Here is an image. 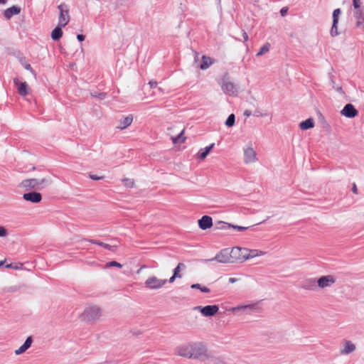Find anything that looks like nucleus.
I'll use <instances>...</instances> for the list:
<instances>
[{
	"label": "nucleus",
	"mask_w": 364,
	"mask_h": 364,
	"mask_svg": "<svg viewBox=\"0 0 364 364\" xmlns=\"http://www.w3.org/2000/svg\"><path fill=\"white\" fill-rule=\"evenodd\" d=\"M337 90H338V91H341V90H342L341 87H338V88H337Z\"/></svg>",
	"instance_id": "nucleus-59"
},
{
	"label": "nucleus",
	"mask_w": 364,
	"mask_h": 364,
	"mask_svg": "<svg viewBox=\"0 0 364 364\" xmlns=\"http://www.w3.org/2000/svg\"><path fill=\"white\" fill-rule=\"evenodd\" d=\"M64 26H61L60 24L58 25L51 32V38L53 41H59L63 36V31L62 28Z\"/></svg>",
	"instance_id": "nucleus-22"
},
{
	"label": "nucleus",
	"mask_w": 364,
	"mask_h": 364,
	"mask_svg": "<svg viewBox=\"0 0 364 364\" xmlns=\"http://www.w3.org/2000/svg\"><path fill=\"white\" fill-rule=\"evenodd\" d=\"M214 364H228V363H226L224 360H223L220 358H217L215 360Z\"/></svg>",
	"instance_id": "nucleus-46"
},
{
	"label": "nucleus",
	"mask_w": 364,
	"mask_h": 364,
	"mask_svg": "<svg viewBox=\"0 0 364 364\" xmlns=\"http://www.w3.org/2000/svg\"><path fill=\"white\" fill-rule=\"evenodd\" d=\"M356 349L355 345L350 341L345 340L343 341V348L340 350L341 355H348L354 352Z\"/></svg>",
	"instance_id": "nucleus-13"
},
{
	"label": "nucleus",
	"mask_w": 364,
	"mask_h": 364,
	"mask_svg": "<svg viewBox=\"0 0 364 364\" xmlns=\"http://www.w3.org/2000/svg\"><path fill=\"white\" fill-rule=\"evenodd\" d=\"M341 14V10L340 9H336L333 12V22H338L339 16Z\"/></svg>",
	"instance_id": "nucleus-33"
},
{
	"label": "nucleus",
	"mask_w": 364,
	"mask_h": 364,
	"mask_svg": "<svg viewBox=\"0 0 364 364\" xmlns=\"http://www.w3.org/2000/svg\"><path fill=\"white\" fill-rule=\"evenodd\" d=\"M7 235V230L5 228L0 226V237H4Z\"/></svg>",
	"instance_id": "nucleus-39"
},
{
	"label": "nucleus",
	"mask_w": 364,
	"mask_h": 364,
	"mask_svg": "<svg viewBox=\"0 0 364 364\" xmlns=\"http://www.w3.org/2000/svg\"><path fill=\"white\" fill-rule=\"evenodd\" d=\"M221 89L225 94L229 96H234L237 95V89L235 85L229 81L223 80L221 85Z\"/></svg>",
	"instance_id": "nucleus-6"
},
{
	"label": "nucleus",
	"mask_w": 364,
	"mask_h": 364,
	"mask_svg": "<svg viewBox=\"0 0 364 364\" xmlns=\"http://www.w3.org/2000/svg\"><path fill=\"white\" fill-rule=\"evenodd\" d=\"M167 282V279H160L155 276L149 277L145 281V287L149 289H159L164 286Z\"/></svg>",
	"instance_id": "nucleus-5"
},
{
	"label": "nucleus",
	"mask_w": 364,
	"mask_h": 364,
	"mask_svg": "<svg viewBox=\"0 0 364 364\" xmlns=\"http://www.w3.org/2000/svg\"><path fill=\"white\" fill-rule=\"evenodd\" d=\"M255 115H256L257 117L262 116V114H259V113L255 114Z\"/></svg>",
	"instance_id": "nucleus-60"
},
{
	"label": "nucleus",
	"mask_w": 364,
	"mask_h": 364,
	"mask_svg": "<svg viewBox=\"0 0 364 364\" xmlns=\"http://www.w3.org/2000/svg\"><path fill=\"white\" fill-rule=\"evenodd\" d=\"M202 286L200 284H193L191 286V289H201Z\"/></svg>",
	"instance_id": "nucleus-44"
},
{
	"label": "nucleus",
	"mask_w": 364,
	"mask_h": 364,
	"mask_svg": "<svg viewBox=\"0 0 364 364\" xmlns=\"http://www.w3.org/2000/svg\"><path fill=\"white\" fill-rule=\"evenodd\" d=\"M124 185L127 188H132L134 186V180L130 178H124L123 179Z\"/></svg>",
	"instance_id": "nucleus-35"
},
{
	"label": "nucleus",
	"mask_w": 364,
	"mask_h": 364,
	"mask_svg": "<svg viewBox=\"0 0 364 364\" xmlns=\"http://www.w3.org/2000/svg\"><path fill=\"white\" fill-rule=\"evenodd\" d=\"M264 255V252L258 250V256H261V255Z\"/></svg>",
	"instance_id": "nucleus-57"
},
{
	"label": "nucleus",
	"mask_w": 364,
	"mask_h": 364,
	"mask_svg": "<svg viewBox=\"0 0 364 364\" xmlns=\"http://www.w3.org/2000/svg\"><path fill=\"white\" fill-rule=\"evenodd\" d=\"M336 282V279L332 275L322 276L317 280V286L320 288H326Z\"/></svg>",
	"instance_id": "nucleus-7"
},
{
	"label": "nucleus",
	"mask_w": 364,
	"mask_h": 364,
	"mask_svg": "<svg viewBox=\"0 0 364 364\" xmlns=\"http://www.w3.org/2000/svg\"><path fill=\"white\" fill-rule=\"evenodd\" d=\"M352 191L357 194L358 193V189H357V187H356V185L355 183H353V186L352 187Z\"/></svg>",
	"instance_id": "nucleus-52"
},
{
	"label": "nucleus",
	"mask_w": 364,
	"mask_h": 364,
	"mask_svg": "<svg viewBox=\"0 0 364 364\" xmlns=\"http://www.w3.org/2000/svg\"><path fill=\"white\" fill-rule=\"evenodd\" d=\"M314 127V120L311 118L307 119L299 124V127L302 130H306Z\"/></svg>",
	"instance_id": "nucleus-26"
},
{
	"label": "nucleus",
	"mask_w": 364,
	"mask_h": 364,
	"mask_svg": "<svg viewBox=\"0 0 364 364\" xmlns=\"http://www.w3.org/2000/svg\"><path fill=\"white\" fill-rule=\"evenodd\" d=\"M242 249L241 248H239V247H235L232 250V253L235 254L237 252H239V251H241Z\"/></svg>",
	"instance_id": "nucleus-53"
},
{
	"label": "nucleus",
	"mask_w": 364,
	"mask_h": 364,
	"mask_svg": "<svg viewBox=\"0 0 364 364\" xmlns=\"http://www.w3.org/2000/svg\"><path fill=\"white\" fill-rule=\"evenodd\" d=\"M235 116L234 114H230L225 121V125L228 127H231L235 124Z\"/></svg>",
	"instance_id": "nucleus-29"
},
{
	"label": "nucleus",
	"mask_w": 364,
	"mask_h": 364,
	"mask_svg": "<svg viewBox=\"0 0 364 364\" xmlns=\"http://www.w3.org/2000/svg\"><path fill=\"white\" fill-rule=\"evenodd\" d=\"M21 12V8L18 6H13L4 12V16L6 19H10L13 16L18 15Z\"/></svg>",
	"instance_id": "nucleus-20"
},
{
	"label": "nucleus",
	"mask_w": 364,
	"mask_h": 364,
	"mask_svg": "<svg viewBox=\"0 0 364 364\" xmlns=\"http://www.w3.org/2000/svg\"><path fill=\"white\" fill-rule=\"evenodd\" d=\"M361 0H353V5L355 9L358 10L360 9Z\"/></svg>",
	"instance_id": "nucleus-36"
},
{
	"label": "nucleus",
	"mask_w": 364,
	"mask_h": 364,
	"mask_svg": "<svg viewBox=\"0 0 364 364\" xmlns=\"http://www.w3.org/2000/svg\"><path fill=\"white\" fill-rule=\"evenodd\" d=\"M149 85H150L151 88H155L157 87V82L151 80L149 81Z\"/></svg>",
	"instance_id": "nucleus-43"
},
{
	"label": "nucleus",
	"mask_w": 364,
	"mask_h": 364,
	"mask_svg": "<svg viewBox=\"0 0 364 364\" xmlns=\"http://www.w3.org/2000/svg\"><path fill=\"white\" fill-rule=\"evenodd\" d=\"M107 267H122V264L116 261H112V262L107 263Z\"/></svg>",
	"instance_id": "nucleus-37"
},
{
	"label": "nucleus",
	"mask_w": 364,
	"mask_h": 364,
	"mask_svg": "<svg viewBox=\"0 0 364 364\" xmlns=\"http://www.w3.org/2000/svg\"><path fill=\"white\" fill-rule=\"evenodd\" d=\"M203 307V306H197L194 307V309H195V310H198V311H199L201 313V309H202Z\"/></svg>",
	"instance_id": "nucleus-56"
},
{
	"label": "nucleus",
	"mask_w": 364,
	"mask_h": 364,
	"mask_svg": "<svg viewBox=\"0 0 364 364\" xmlns=\"http://www.w3.org/2000/svg\"><path fill=\"white\" fill-rule=\"evenodd\" d=\"M341 114L346 117L353 118L358 114V111L352 104H347L341 111Z\"/></svg>",
	"instance_id": "nucleus-11"
},
{
	"label": "nucleus",
	"mask_w": 364,
	"mask_h": 364,
	"mask_svg": "<svg viewBox=\"0 0 364 364\" xmlns=\"http://www.w3.org/2000/svg\"><path fill=\"white\" fill-rule=\"evenodd\" d=\"M158 90L160 91V92H162V89L161 87H159Z\"/></svg>",
	"instance_id": "nucleus-61"
},
{
	"label": "nucleus",
	"mask_w": 364,
	"mask_h": 364,
	"mask_svg": "<svg viewBox=\"0 0 364 364\" xmlns=\"http://www.w3.org/2000/svg\"><path fill=\"white\" fill-rule=\"evenodd\" d=\"M206 348L202 343H191V358H202L206 355Z\"/></svg>",
	"instance_id": "nucleus-4"
},
{
	"label": "nucleus",
	"mask_w": 364,
	"mask_h": 364,
	"mask_svg": "<svg viewBox=\"0 0 364 364\" xmlns=\"http://www.w3.org/2000/svg\"><path fill=\"white\" fill-rule=\"evenodd\" d=\"M50 183H51V181L46 178L26 179V180H23L21 183L22 186L26 188H36V189H41L43 187H45Z\"/></svg>",
	"instance_id": "nucleus-2"
},
{
	"label": "nucleus",
	"mask_w": 364,
	"mask_h": 364,
	"mask_svg": "<svg viewBox=\"0 0 364 364\" xmlns=\"http://www.w3.org/2000/svg\"><path fill=\"white\" fill-rule=\"evenodd\" d=\"M271 45L269 43H264L260 48L259 51L256 54L257 57H259L263 54L269 51Z\"/></svg>",
	"instance_id": "nucleus-28"
},
{
	"label": "nucleus",
	"mask_w": 364,
	"mask_h": 364,
	"mask_svg": "<svg viewBox=\"0 0 364 364\" xmlns=\"http://www.w3.org/2000/svg\"><path fill=\"white\" fill-rule=\"evenodd\" d=\"M183 133V131H182L178 136L176 137L172 138L173 142L174 144L183 142L185 141V138H182V134Z\"/></svg>",
	"instance_id": "nucleus-34"
},
{
	"label": "nucleus",
	"mask_w": 364,
	"mask_h": 364,
	"mask_svg": "<svg viewBox=\"0 0 364 364\" xmlns=\"http://www.w3.org/2000/svg\"><path fill=\"white\" fill-rule=\"evenodd\" d=\"M257 160V154L252 147L244 149V161L245 164L254 163Z\"/></svg>",
	"instance_id": "nucleus-9"
},
{
	"label": "nucleus",
	"mask_w": 364,
	"mask_h": 364,
	"mask_svg": "<svg viewBox=\"0 0 364 364\" xmlns=\"http://www.w3.org/2000/svg\"><path fill=\"white\" fill-rule=\"evenodd\" d=\"M354 17L356 19V26L361 27L364 30V10L358 9L354 13Z\"/></svg>",
	"instance_id": "nucleus-17"
},
{
	"label": "nucleus",
	"mask_w": 364,
	"mask_h": 364,
	"mask_svg": "<svg viewBox=\"0 0 364 364\" xmlns=\"http://www.w3.org/2000/svg\"><path fill=\"white\" fill-rule=\"evenodd\" d=\"M213 63V60L205 55L202 56V60L200 65L201 70H206Z\"/></svg>",
	"instance_id": "nucleus-25"
},
{
	"label": "nucleus",
	"mask_w": 364,
	"mask_h": 364,
	"mask_svg": "<svg viewBox=\"0 0 364 364\" xmlns=\"http://www.w3.org/2000/svg\"><path fill=\"white\" fill-rule=\"evenodd\" d=\"M200 291L204 293H209L210 291V289L206 287H202Z\"/></svg>",
	"instance_id": "nucleus-47"
},
{
	"label": "nucleus",
	"mask_w": 364,
	"mask_h": 364,
	"mask_svg": "<svg viewBox=\"0 0 364 364\" xmlns=\"http://www.w3.org/2000/svg\"><path fill=\"white\" fill-rule=\"evenodd\" d=\"M176 350L178 355L191 358V343L179 346Z\"/></svg>",
	"instance_id": "nucleus-14"
},
{
	"label": "nucleus",
	"mask_w": 364,
	"mask_h": 364,
	"mask_svg": "<svg viewBox=\"0 0 364 364\" xmlns=\"http://www.w3.org/2000/svg\"><path fill=\"white\" fill-rule=\"evenodd\" d=\"M242 37L245 41H248V35L244 30L242 31Z\"/></svg>",
	"instance_id": "nucleus-48"
},
{
	"label": "nucleus",
	"mask_w": 364,
	"mask_h": 364,
	"mask_svg": "<svg viewBox=\"0 0 364 364\" xmlns=\"http://www.w3.org/2000/svg\"><path fill=\"white\" fill-rule=\"evenodd\" d=\"M232 228L234 229H237V230L239 231H242V230H247L248 228L247 227H243V226H238V225H232Z\"/></svg>",
	"instance_id": "nucleus-41"
},
{
	"label": "nucleus",
	"mask_w": 364,
	"mask_h": 364,
	"mask_svg": "<svg viewBox=\"0 0 364 364\" xmlns=\"http://www.w3.org/2000/svg\"><path fill=\"white\" fill-rule=\"evenodd\" d=\"M3 264H4V262H3V261H1V262H0V266H1Z\"/></svg>",
	"instance_id": "nucleus-62"
},
{
	"label": "nucleus",
	"mask_w": 364,
	"mask_h": 364,
	"mask_svg": "<svg viewBox=\"0 0 364 364\" xmlns=\"http://www.w3.org/2000/svg\"><path fill=\"white\" fill-rule=\"evenodd\" d=\"M219 307L217 305H208L201 309V314L205 316H213L218 313Z\"/></svg>",
	"instance_id": "nucleus-15"
},
{
	"label": "nucleus",
	"mask_w": 364,
	"mask_h": 364,
	"mask_svg": "<svg viewBox=\"0 0 364 364\" xmlns=\"http://www.w3.org/2000/svg\"><path fill=\"white\" fill-rule=\"evenodd\" d=\"M185 264L183 263H178L177 267L173 269V274H176L178 278H181L182 275L179 273L181 269H184Z\"/></svg>",
	"instance_id": "nucleus-32"
},
{
	"label": "nucleus",
	"mask_w": 364,
	"mask_h": 364,
	"mask_svg": "<svg viewBox=\"0 0 364 364\" xmlns=\"http://www.w3.org/2000/svg\"><path fill=\"white\" fill-rule=\"evenodd\" d=\"M255 308V304H247L242 306H237L231 309V311L235 313L241 310H253Z\"/></svg>",
	"instance_id": "nucleus-27"
},
{
	"label": "nucleus",
	"mask_w": 364,
	"mask_h": 364,
	"mask_svg": "<svg viewBox=\"0 0 364 364\" xmlns=\"http://www.w3.org/2000/svg\"><path fill=\"white\" fill-rule=\"evenodd\" d=\"M87 241L90 242V243H92V244H95V245H97L99 246L103 247L104 248H105V249H107V250H108L109 251H112V252H114L116 250V246L110 245L109 244L102 242H101L100 240H88Z\"/></svg>",
	"instance_id": "nucleus-24"
},
{
	"label": "nucleus",
	"mask_w": 364,
	"mask_h": 364,
	"mask_svg": "<svg viewBox=\"0 0 364 364\" xmlns=\"http://www.w3.org/2000/svg\"><path fill=\"white\" fill-rule=\"evenodd\" d=\"M32 342H33L32 337L28 336L26 339L24 343L15 350V354L21 355V354L23 353L24 352H26L31 347Z\"/></svg>",
	"instance_id": "nucleus-19"
},
{
	"label": "nucleus",
	"mask_w": 364,
	"mask_h": 364,
	"mask_svg": "<svg viewBox=\"0 0 364 364\" xmlns=\"http://www.w3.org/2000/svg\"><path fill=\"white\" fill-rule=\"evenodd\" d=\"M58 9L60 11L58 24L61 26H65L70 21L69 8L67 4H61L58 6Z\"/></svg>",
	"instance_id": "nucleus-3"
},
{
	"label": "nucleus",
	"mask_w": 364,
	"mask_h": 364,
	"mask_svg": "<svg viewBox=\"0 0 364 364\" xmlns=\"http://www.w3.org/2000/svg\"><path fill=\"white\" fill-rule=\"evenodd\" d=\"M132 121H133V117L132 114H129L127 117H122L119 121V124L117 126V129H126L132 124Z\"/></svg>",
	"instance_id": "nucleus-21"
},
{
	"label": "nucleus",
	"mask_w": 364,
	"mask_h": 364,
	"mask_svg": "<svg viewBox=\"0 0 364 364\" xmlns=\"http://www.w3.org/2000/svg\"><path fill=\"white\" fill-rule=\"evenodd\" d=\"M176 278H178V277L176 276V274H173L172 277H170V279H168V282L170 283H173L174 282V280L176 279Z\"/></svg>",
	"instance_id": "nucleus-49"
},
{
	"label": "nucleus",
	"mask_w": 364,
	"mask_h": 364,
	"mask_svg": "<svg viewBox=\"0 0 364 364\" xmlns=\"http://www.w3.org/2000/svg\"><path fill=\"white\" fill-rule=\"evenodd\" d=\"M237 280H238L237 278L230 277V278H229L228 281L230 283L233 284V283L236 282Z\"/></svg>",
	"instance_id": "nucleus-51"
},
{
	"label": "nucleus",
	"mask_w": 364,
	"mask_h": 364,
	"mask_svg": "<svg viewBox=\"0 0 364 364\" xmlns=\"http://www.w3.org/2000/svg\"><path fill=\"white\" fill-rule=\"evenodd\" d=\"M258 256V250H251L249 251L248 255H243L245 259H248Z\"/></svg>",
	"instance_id": "nucleus-30"
},
{
	"label": "nucleus",
	"mask_w": 364,
	"mask_h": 364,
	"mask_svg": "<svg viewBox=\"0 0 364 364\" xmlns=\"http://www.w3.org/2000/svg\"><path fill=\"white\" fill-rule=\"evenodd\" d=\"M287 8H286V7L282 8L280 11L281 15L283 16L287 14Z\"/></svg>",
	"instance_id": "nucleus-50"
},
{
	"label": "nucleus",
	"mask_w": 364,
	"mask_h": 364,
	"mask_svg": "<svg viewBox=\"0 0 364 364\" xmlns=\"http://www.w3.org/2000/svg\"><path fill=\"white\" fill-rule=\"evenodd\" d=\"M14 83L21 96L24 97L29 93V87L26 82H20L18 78H14Z\"/></svg>",
	"instance_id": "nucleus-8"
},
{
	"label": "nucleus",
	"mask_w": 364,
	"mask_h": 364,
	"mask_svg": "<svg viewBox=\"0 0 364 364\" xmlns=\"http://www.w3.org/2000/svg\"><path fill=\"white\" fill-rule=\"evenodd\" d=\"M90 178H92V180L97 181V180L102 179L104 177L103 176H98L94 175V174H90Z\"/></svg>",
	"instance_id": "nucleus-40"
},
{
	"label": "nucleus",
	"mask_w": 364,
	"mask_h": 364,
	"mask_svg": "<svg viewBox=\"0 0 364 364\" xmlns=\"http://www.w3.org/2000/svg\"><path fill=\"white\" fill-rule=\"evenodd\" d=\"M85 36L82 34L77 35V39L80 42L83 41L85 40Z\"/></svg>",
	"instance_id": "nucleus-45"
},
{
	"label": "nucleus",
	"mask_w": 364,
	"mask_h": 364,
	"mask_svg": "<svg viewBox=\"0 0 364 364\" xmlns=\"http://www.w3.org/2000/svg\"><path fill=\"white\" fill-rule=\"evenodd\" d=\"M24 68L26 70H27L31 71L32 73H34V71H33V68H32V67H31V65L30 64H28V63L25 64L24 65Z\"/></svg>",
	"instance_id": "nucleus-42"
},
{
	"label": "nucleus",
	"mask_w": 364,
	"mask_h": 364,
	"mask_svg": "<svg viewBox=\"0 0 364 364\" xmlns=\"http://www.w3.org/2000/svg\"><path fill=\"white\" fill-rule=\"evenodd\" d=\"M316 281L314 278L304 280L301 284V287L306 290H315L316 289Z\"/></svg>",
	"instance_id": "nucleus-18"
},
{
	"label": "nucleus",
	"mask_w": 364,
	"mask_h": 364,
	"mask_svg": "<svg viewBox=\"0 0 364 364\" xmlns=\"http://www.w3.org/2000/svg\"><path fill=\"white\" fill-rule=\"evenodd\" d=\"M216 260L220 263H228L230 262V256L229 255L228 250H221L218 253L214 258L208 259V261Z\"/></svg>",
	"instance_id": "nucleus-12"
},
{
	"label": "nucleus",
	"mask_w": 364,
	"mask_h": 364,
	"mask_svg": "<svg viewBox=\"0 0 364 364\" xmlns=\"http://www.w3.org/2000/svg\"><path fill=\"white\" fill-rule=\"evenodd\" d=\"M23 198L33 203H38L42 200V196L40 193L32 191L26 193L23 195Z\"/></svg>",
	"instance_id": "nucleus-10"
},
{
	"label": "nucleus",
	"mask_w": 364,
	"mask_h": 364,
	"mask_svg": "<svg viewBox=\"0 0 364 364\" xmlns=\"http://www.w3.org/2000/svg\"><path fill=\"white\" fill-rule=\"evenodd\" d=\"M6 268L18 269V267H16V266H13V264H6Z\"/></svg>",
	"instance_id": "nucleus-55"
},
{
	"label": "nucleus",
	"mask_w": 364,
	"mask_h": 364,
	"mask_svg": "<svg viewBox=\"0 0 364 364\" xmlns=\"http://www.w3.org/2000/svg\"><path fill=\"white\" fill-rule=\"evenodd\" d=\"M251 114H252V112L250 110H245L244 112V115L246 117H250Z\"/></svg>",
	"instance_id": "nucleus-54"
},
{
	"label": "nucleus",
	"mask_w": 364,
	"mask_h": 364,
	"mask_svg": "<svg viewBox=\"0 0 364 364\" xmlns=\"http://www.w3.org/2000/svg\"><path fill=\"white\" fill-rule=\"evenodd\" d=\"M198 222L199 228L202 230H207L213 225L212 218L209 215H203Z\"/></svg>",
	"instance_id": "nucleus-16"
},
{
	"label": "nucleus",
	"mask_w": 364,
	"mask_h": 364,
	"mask_svg": "<svg viewBox=\"0 0 364 364\" xmlns=\"http://www.w3.org/2000/svg\"><path fill=\"white\" fill-rule=\"evenodd\" d=\"M214 146L215 144L213 143L210 146H208L204 149H201L198 154V158L201 160L205 159L212 149L214 147Z\"/></svg>",
	"instance_id": "nucleus-23"
},
{
	"label": "nucleus",
	"mask_w": 364,
	"mask_h": 364,
	"mask_svg": "<svg viewBox=\"0 0 364 364\" xmlns=\"http://www.w3.org/2000/svg\"><path fill=\"white\" fill-rule=\"evenodd\" d=\"M338 22H336V21L333 22L332 27H331V29L330 31L331 36L333 37L338 35Z\"/></svg>",
	"instance_id": "nucleus-31"
},
{
	"label": "nucleus",
	"mask_w": 364,
	"mask_h": 364,
	"mask_svg": "<svg viewBox=\"0 0 364 364\" xmlns=\"http://www.w3.org/2000/svg\"><path fill=\"white\" fill-rule=\"evenodd\" d=\"M92 96L95 97H97L100 100H103L105 98V96H106V93L105 92H100V93H95V94H92Z\"/></svg>",
	"instance_id": "nucleus-38"
},
{
	"label": "nucleus",
	"mask_w": 364,
	"mask_h": 364,
	"mask_svg": "<svg viewBox=\"0 0 364 364\" xmlns=\"http://www.w3.org/2000/svg\"><path fill=\"white\" fill-rule=\"evenodd\" d=\"M100 316L101 309L97 306H87L82 314V319L89 322L98 319Z\"/></svg>",
	"instance_id": "nucleus-1"
},
{
	"label": "nucleus",
	"mask_w": 364,
	"mask_h": 364,
	"mask_svg": "<svg viewBox=\"0 0 364 364\" xmlns=\"http://www.w3.org/2000/svg\"><path fill=\"white\" fill-rule=\"evenodd\" d=\"M6 0H0V4H6Z\"/></svg>",
	"instance_id": "nucleus-58"
}]
</instances>
